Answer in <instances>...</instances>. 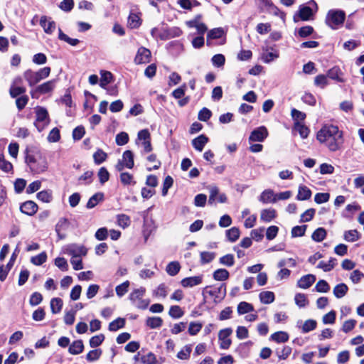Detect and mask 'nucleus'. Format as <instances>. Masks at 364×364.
<instances>
[{
	"label": "nucleus",
	"mask_w": 364,
	"mask_h": 364,
	"mask_svg": "<svg viewBox=\"0 0 364 364\" xmlns=\"http://www.w3.org/2000/svg\"><path fill=\"white\" fill-rule=\"evenodd\" d=\"M168 314L173 318H180L183 316L184 312L179 306L174 305L170 307Z\"/></svg>",
	"instance_id": "nucleus-43"
},
{
	"label": "nucleus",
	"mask_w": 364,
	"mask_h": 364,
	"mask_svg": "<svg viewBox=\"0 0 364 364\" xmlns=\"http://www.w3.org/2000/svg\"><path fill=\"white\" fill-rule=\"evenodd\" d=\"M267 136H268V131H267V128L264 126H261V127H257V129H254L251 132V134L249 136V141L250 142H255V141L262 142Z\"/></svg>",
	"instance_id": "nucleus-8"
},
{
	"label": "nucleus",
	"mask_w": 364,
	"mask_h": 364,
	"mask_svg": "<svg viewBox=\"0 0 364 364\" xmlns=\"http://www.w3.org/2000/svg\"><path fill=\"white\" fill-rule=\"evenodd\" d=\"M326 237V231L323 228H317L312 234L311 238L314 241L320 242Z\"/></svg>",
	"instance_id": "nucleus-33"
},
{
	"label": "nucleus",
	"mask_w": 364,
	"mask_h": 364,
	"mask_svg": "<svg viewBox=\"0 0 364 364\" xmlns=\"http://www.w3.org/2000/svg\"><path fill=\"white\" fill-rule=\"evenodd\" d=\"M140 18L136 14H130L128 18V26L131 28H136L140 26Z\"/></svg>",
	"instance_id": "nucleus-50"
},
{
	"label": "nucleus",
	"mask_w": 364,
	"mask_h": 364,
	"mask_svg": "<svg viewBox=\"0 0 364 364\" xmlns=\"http://www.w3.org/2000/svg\"><path fill=\"white\" fill-rule=\"evenodd\" d=\"M259 200L262 203H274L277 201L276 196L271 189L264 190L260 195Z\"/></svg>",
	"instance_id": "nucleus-17"
},
{
	"label": "nucleus",
	"mask_w": 364,
	"mask_h": 364,
	"mask_svg": "<svg viewBox=\"0 0 364 364\" xmlns=\"http://www.w3.org/2000/svg\"><path fill=\"white\" fill-rule=\"evenodd\" d=\"M104 340L105 336L103 334L94 336L90 339V346L91 348H96L99 346Z\"/></svg>",
	"instance_id": "nucleus-61"
},
{
	"label": "nucleus",
	"mask_w": 364,
	"mask_h": 364,
	"mask_svg": "<svg viewBox=\"0 0 364 364\" xmlns=\"http://www.w3.org/2000/svg\"><path fill=\"white\" fill-rule=\"evenodd\" d=\"M70 223L68 220L65 218H60L55 225V232H57L58 237L60 240H63L65 237V231L69 228Z\"/></svg>",
	"instance_id": "nucleus-13"
},
{
	"label": "nucleus",
	"mask_w": 364,
	"mask_h": 364,
	"mask_svg": "<svg viewBox=\"0 0 364 364\" xmlns=\"http://www.w3.org/2000/svg\"><path fill=\"white\" fill-rule=\"evenodd\" d=\"M115 141L118 146H123L128 143L129 136L126 132H120L117 134Z\"/></svg>",
	"instance_id": "nucleus-63"
},
{
	"label": "nucleus",
	"mask_w": 364,
	"mask_h": 364,
	"mask_svg": "<svg viewBox=\"0 0 364 364\" xmlns=\"http://www.w3.org/2000/svg\"><path fill=\"white\" fill-rule=\"evenodd\" d=\"M84 350V345L82 340H77L73 341L68 349V351L72 355H78Z\"/></svg>",
	"instance_id": "nucleus-19"
},
{
	"label": "nucleus",
	"mask_w": 364,
	"mask_h": 364,
	"mask_svg": "<svg viewBox=\"0 0 364 364\" xmlns=\"http://www.w3.org/2000/svg\"><path fill=\"white\" fill-rule=\"evenodd\" d=\"M291 114L293 119L294 120V122H301L306 118V114L304 112H302L295 108L291 109Z\"/></svg>",
	"instance_id": "nucleus-60"
},
{
	"label": "nucleus",
	"mask_w": 364,
	"mask_h": 364,
	"mask_svg": "<svg viewBox=\"0 0 364 364\" xmlns=\"http://www.w3.org/2000/svg\"><path fill=\"white\" fill-rule=\"evenodd\" d=\"M294 129L299 132L302 139L307 138L309 134V129L301 122H294Z\"/></svg>",
	"instance_id": "nucleus-26"
},
{
	"label": "nucleus",
	"mask_w": 364,
	"mask_h": 364,
	"mask_svg": "<svg viewBox=\"0 0 364 364\" xmlns=\"http://www.w3.org/2000/svg\"><path fill=\"white\" fill-rule=\"evenodd\" d=\"M47 254L46 252H42L39 255L32 257L31 259V263L35 265L39 266L46 262Z\"/></svg>",
	"instance_id": "nucleus-48"
},
{
	"label": "nucleus",
	"mask_w": 364,
	"mask_h": 364,
	"mask_svg": "<svg viewBox=\"0 0 364 364\" xmlns=\"http://www.w3.org/2000/svg\"><path fill=\"white\" fill-rule=\"evenodd\" d=\"M294 301L296 304L300 308L305 307L308 304V300L304 294H296L294 297Z\"/></svg>",
	"instance_id": "nucleus-53"
},
{
	"label": "nucleus",
	"mask_w": 364,
	"mask_h": 364,
	"mask_svg": "<svg viewBox=\"0 0 364 364\" xmlns=\"http://www.w3.org/2000/svg\"><path fill=\"white\" fill-rule=\"evenodd\" d=\"M307 4L299 7V16L302 21H309L318 10L317 4L314 0L309 1Z\"/></svg>",
	"instance_id": "nucleus-6"
},
{
	"label": "nucleus",
	"mask_w": 364,
	"mask_h": 364,
	"mask_svg": "<svg viewBox=\"0 0 364 364\" xmlns=\"http://www.w3.org/2000/svg\"><path fill=\"white\" fill-rule=\"evenodd\" d=\"M40 25L47 34H52L56 28V23L51 18L46 16H42L40 19Z\"/></svg>",
	"instance_id": "nucleus-12"
},
{
	"label": "nucleus",
	"mask_w": 364,
	"mask_h": 364,
	"mask_svg": "<svg viewBox=\"0 0 364 364\" xmlns=\"http://www.w3.org/2000/svg\"><path fill=\"white\" fill-rule=\"evenodd\" d=\"M140 360L143 364H156V358L155 355L152 353H149L148 354L141 356Z\"/></svg>",
	"instance_id": "nucleus-64"
},
{
	"label": "nucleus",
	"mask_w": 364,
	"mask_h": 364,
	"mask_svg": "<svg viewBox=\"0 0 364 364\" xmlns=\"http://www.w3.org/2000/svg\"><path fill=\"white\" fill-rule=\"evenodd\" d=\"M311 196V190L305 186H300L299 187V191L297 194V199L299 200H308Z\"/></svg>",
	"instance_id": "nucleus-25"
},
{
	"label": "nucleus",
	"mask_w": 364,
	"mask_h": 364,
	"mask_svg": "<svg viewBox=\"0 0 364 364\" xmlns=\"http://www.w3.org/2000/svg\"><path fill=\"white\" fill-rule=\"evenodd\" d=\"M151 51L149 49L144 47H140L134 58V63L138 65L148 63L151 60Z\"/></svg>",
	"instance_id": "nucleus-10"
},
{
	"label": "nucleus",
	"mask_w": 364,
	"mask_h": 364,
	"mask_svg": "<svg viewBox=\"0 0 364 364\" xmlns=\"http://www.w3.org/2000/svg\"><path fill=\"white\" fill-rule=\"evenodd\" d=\"M208 190L210 193L208 203L213 205L215 203L218 195H220L219 188L216 186H210Z\"/></svg>",
	"instance_id": "nucleus-42"
},
{
	"label": "nucleus",
	"mask_w": 364,
	"mask_h": 364,
	"mask_svg": "<svg viewBox=\"0 0 364 364\" xmlns=\"http://www.w3.org/2000/svg\"><path fill=\"white\" fill-rule=\"evenodd\" d=\"M120 181L122 183H123L125 186L134 185L136 183V182L134 181L133 176L127 172L121 173Z\"/></svg>",
	"instance_id": "nucleus-46"
},
{
	"label": "nucleus",
	"mask_w": 364,
	"mask_h": 364,
	"mask_svg": "<svg viewBox=\"0 0 364 364\" xmlns=\"http://www.w3.org/2000/svg\"><path fill=\"white\" fill-rule=\"evenodd\" d=\"M316 281V277L314 274H306L301 277L297 282V286L301 289L309 288Z\"/></svg>",
	"instance_id": "nucleus-16"
},
{
	"label": "nucleus",
	"mask_w": 364,
	"mask_h": 364,
	"mask_svg": "<svg viewBox=\"0 0 364 364\" xmlns=\"http://www.w3.org/2000/svg\"><path fill=\"white\" fill-rule=\"evenodd\" d=\"M36 121L34 125L38 130L42 132L50 123V118L47 109L43 107L38 106L35 108Z\"/></svg>",
	"instance_id": "nucleus-5"
},
{
	"label": "nucleus",
	"mask_w": 364,
	"mask_h": 364,
	"mask_svg": "<svg viewBox=\"0 0 364 364\" xmlns=\"http://www.w3.org/2000/svg\"><path fill=\"white\" fill-rule=\"evenodd\" d=\"M191 351V345H186L177 353V358L180 360H188Z\"/></svg>",
	"instance_id": "nucleus-44"
},
{
	"label": "nucleus",
	"mask_w": 364,
	"mask_h": 364,
	"mask_svg": "<svg viewBox=\"0 0 364 364\" xmlns=\"http://www.w3.org/2000/svg\"><path fill=\"white\" fill-rule=\"evenodd\" d=\"M229 272L225 269H218L213 273V278L217 281H225L229 277Z\"/></svg>",
	"instance_id": "nucleus-40"
},
{
	"label": "nucleus",
	"mask_w": 364,
	"mask_h": 364,
	"mask_svg": "<svg viewBox=\"0 0 364 364\" xmlns=\"http://www.w3.org/2000/svg\"><path fill=\"white\" fill-rule=\"evenodd\" d=\"M346 18V14L340 9H331L327 13L326 23L332 29H337L343 25Z\"/></svg>",
	"instance_id": "nucleus-4"
},
{
	"label": "nucleus",
	"mask_w": 364,
	"mask_h": 364,
	"mask_svg": "<svg viewBox=\"0 0 364 364\" xmlns=\"http://www.w3.org/2000/svg\"><path fill=\"white\" fill-rule=\"evenodd\" d=\"M65 253L71 255L74 258H78L82 256H85L87 253V250L83 245L71 244L66 247Z\"/></svg>",
	"instance_id": "nucleus-7"
},
{
	"label": "nucleus",
	"mask_w": 364,
	"mask_h": 364,
	"mask_svg": "<svg viewBox=\"0 0 364 364\" xmlns=\"http://www.w3.org/2000/svg\"><path fill=\"white\" fill-rule=\"evenodd\" d=\"M58 38L60 41H63L73 46H77L80 42V41L77 38H70L68 36L65 34L60 28H58Z\"/></svg>",
	"instance_id": "nucleus-34"
},
{
	"label": "nucleus",
	"mask_w": 364,
	"mask_h": 364,
	"mask_svg": "<svg viewBox=\"0 0 364 364\" xmlns=\"http://www.w3.org/2000/svg\"><path fill=\"white\" fill-rule=\"evenodd\" d=\"M317 323L315 320L309 319L306 320L302 326V332L308 333L314 330L316 328Z\"/></svg>",
	"instance_id": "nucleus-54"
},
{
	"label": "nucleus",
	"mask_w": 364,
	"mask_h": 364,
	"mask_svg": "<svg viewBox=\"0 0 364 364\" xmlns=\"http://www.w3.org/2000/svg\"><path fill=\"white\" fill-rule=\"evenodd\" d=\"M348 286L344 283H341L337 284L333 290V293L334 296L338 298L341 299L348 292Z\"/></svg>",
	"instance_id": "nucleus-21"
},
{
	"label": "nucleus",
	"mask_w": 364,
	"mask_h": 364,
	"mask_svg": "<svg viewBox=\"0 0 364 364\" xmlns=\"http://www.w3.org/2000/svg\"><path fill=\"white\" fill-rule=\"evenodd\" d=\"M254 310L253 306L247 302L241 301L237 305V313L240 315L251 312Z\"/></svg>",
	"instance_id": "nucleus-37"
},
{
	"label": "nucleus",
	"mask_w": 364,
	"mask_h": 364,
	"mask_svg": "<svg viewBox=\"0 0 364 364\" xmlns=\"http://www.w3.org/2000/svg\"><path fill=\"white\" fill-rule=\"evenodd\" d=\"M55 80H51L38 85L34 90L31 92L32 97H35L36 92H38L40 94H46L51 92L55 86Z\"/></svg>",
	"instance_id": "nucleus-11"
},
{
	"label": "nucleus",
	"mask_w": 364,
	"mask_h": 364,
	"mask_svg": "<svg viewBox=\"0 0 364 364\" xmlns=\"http://www.w3.org/2000/svg\"><path fill=\"white\" fill-rule=\"evenodd\" d=\"M181 267V264L178 262L173 261L167 264L166 272L168 275L173 277L179 272Z\"/></svg>",
	"instance_id": "nucleus-22"
},
{
	"label": "nucleus",
	"mask_w": 364,
	"mask_h": 364,
	"mask_svg": "<svg viewBox=\"0 0 364 364\" xmlns=\"http://www.w3.org/2000/svg\"><path fill=\"white\" fill-rule=\"evenodd\" d=\"M270 338L277 343H285L289 340V334L285 331H277L272 334Z\"/></svg>",
	"instance_id": "nucleus-29"
},
{
	"label": "nucleus",
	"mask_w": 364,
	"mask_h": 364,
	"mask_svg": "<svg viewBox=\"0 0 364 364\" xmlns=\"http://www.w3.org/2000/svg\"><path fill=\"white\" fill-rule=\"evenodd\" d=\"M104 195L102 193H97L94 194L88 200L87 203V208H92L97 205V204L103 200Z\"/></svg>",
	"instance_id": "nucleus-36"
},
{
	"label": "nucleus",
	"mask_w": 364,
	"mask_h": 364,
	"mask_svg": "<svg viewBox=\"0 0 364 364\" xmlns=\"http://www.w3.org/2000/svg\"><path fill=\"white\" fill-rule=\"evenodd\" d=\"M125 325V320L122 318H118L109 324V330L110 331H117L119 328H122Z\"/></svg>",
	"instance_id": "nucleus-41"
},
{
	"label": "nucleus",
	"mask_w": 364,
	"mask_h": 364,
	"mask_svg": "<svg viewBox=\"0 0 364 364\" xmlns=\"http://www.w3.org/2000/svg\"><path fill=\"white\" fill-rule=\"evenodd\" d=\"M342 72L338 67H333L330 69L327 73V77L335 80L338 82H343L344 80L341 77Z\"/></svg>",
	"instance_id": "nucleus-24"
},
{
	"label": "nucleus",
	"mask_w": 364,
	"mask_h": 364,
	"mask_svg": "<svg viewBox=\"0 0 364 364\" xmlns=\"http://www.w3.org/2000/svg\"><path fill=\"white\" fill-rule=\"evenodd\" d=\"M26 91L25 87L10 86L9 95L12 98H16L23 95Z\"/></svg>",
	"instance_id": "nucleus-45"
},
{
	"label": "nucleus",
	"mask_w": 364,
	"mask_h": 364,
	"mask_svg": "<svg viewBox=\"0 0 364 364\" xmlns=\"http://www.w3.org/2000/svg\"><path fill=\"white\" fill-rule=\"evenodd\" d=\"M226 236L230 242H235L240 237V230L233 227L226 231Z\"/></svg>",
	"instance_id": "nucleus-47"
},
{
	"label": "nucleus",
	"mask_w": 364,
	"mask_h": 364,
	"mask_svg": "<svg viewBox=\"0 0 364 364\" xmlns=\"http://www.w3.org/2000/svg\"><path fill=\"white\" fill-rule=\"evenodd\" d=\"M129 284V281H126L116 287V294L119 297L123 296L128 291Z\"/></svg>",
	"instance_id": "nucleus-52"
},
{
	"label": "nucleus",
	"mask_w": 364,
	"mask_h": 364,
	"mask_svg": "<svg viewBox=\"0 0 364 364\" xmlns=\"http://www.w3.org/2000/svg\"><path fill=\"white\" fill-rule=\"evenodd\" d=\"M200 263L204 264L210 262L215 257L214 252H200Z\"/></svg>",
	"instance_id": "nucleus-58"
},
{
	"label": "nucleus",
	"mask_w": 364,
	"mask_h": 364,
	"mask_svg": "<svg viewBox=\"0 0 364 364\" xmlns=\"http://www.w3.org/2000/svg\"><path fill=\"white\" fill-rule=\"evenodd\" d=\"M316 139L331 152L342 150L345 141L343 132L333 124L323 125L318 131Z\"/></svg>",
	"instance_id": "nucleus-1"
},
{
	"label": "nucleus",
	"mask_w": 364,
	"mask_h": 364,
	"mask_svg": "<svg viewBox=\"0 0 364 364\" xmlns=\"http://www.w3.org/2000/svg\"><path fill=\"white\" fill-rule=\"evenodd\" d=\"M50 70L51 69L50 67H44L39 69L38 71H33L31 69H28L24 71L23 75L28 85L30 87H33L42 80L48 77L50 75Z\"/></svg>",
	"instance_id": "nucleus-3"
},
{
	"label": "nucleus",
	"mask_w": 364,
	"mask_h": 364,
	"mask_svg": "<svg viewBox=\"0 0 364 364\" xmlns=\"http://www.w3.org/2000/svg\"><path fill=\"white\" fill-rule=\"evenodd\" d=\"M306 228H307V225H297V226L294 227L292 228L291 232V236L293 237H301V236L304 235Z\"/></svg>",
	"instance_id": "nucleus-55"
},
{
	"label": "nucleus",
	"mask_w": 364,
	"mask_h": 364,
	"mask_svg": "<svg viewBox=\"0 0 364 364\" xmlns=\"http://www.w3.org/2000/svg\"><path fill=\"white\" fill-rule=\"evenodd\" d=\"M145 289L144 287H140L139 289H134L130 294H129V299L130 301L134 304L137 301L141 300V299L143 298L144 294H145Z\"/></svg>",
	"instance_id": "nucleus-30"
},
{
	"label": "nucleus",
	"mask_w": 364,
	"mask_h": 364,
	"mask_svg": "<svg viewBox=\"0 0 364 364\" xmlns=\"http://www.w3.org/2000/svg\"><path fill=\"white\" fill-rule=\"evenodd\" d=\"M232 330L231 328H226L220 331L218 338L220 341V347L222 349H228L231 345V340L229 338L232 334Z\"/></svg>",
	"instance_id": "nucleus-9"
},
{
	"label": "nucleus",
	"mask_w": 364,
	"mask_h": 364,
	"mask_svg": "<svg viewBox=\"0 0 364 364\" xmlns=\"http://www.w3.org/2000/svg\"><path fill=\"white\" fill-rule=\"evenodd\" d=\"M113 75L109 71H102L100 85L101 87L105 89L109 83L112 80Z\"/></svg>",
	"instance_id": "nucleus-28"
},
{
	"label": "nucleus",
	"mask_w": 364,
	"mask_h": 364,
	"mask_svg": "<svg viewBox=\"0 0 364 364\" xmlns=\"http://www.w3.org/2000/svg\"><path fill=\"white\" fill-rule=\"evenodd\" d=\"M260 301L265 304H269L274 301V294L272 291H262L259 295Z\"/></svg>",
	"instance_id": "nucleus-27"
},
{
	"label": "nucleus",
	"mask_w": 364,
	"mask_h": 364,
	"mask_svg": "<svg viewBox=\"0 0 364 364\" xmlns=\"http://www.w3.org/2000/svg\"><path fill=\"white\" fill-rule=\"evenodd\" d=\"M93 158L96 164H100L106 160L107 154L102 149H98L94 153Z\"/></svg>",
	"instance_id": "nucleus-56"
},
{
	"label": "nucleus",
	"mask_w": 364,
	"mask_h": 364,
	"mask_svg": "<svg viewBox=\"0 0 364 364\" xmlns=\"http://www.w3.org/2000/svg\"><path fill=\"white\" fill-rule=\"evenodd\" d=\"M188 25L190 27L196 28L200 36H203L208 29L207 26L203 23L198 22L197 19L188 22Z\"/></svg>",
	"instance_id": "nucleus-32"
},
{
	"label": "nucleus",
	"mask_w": 364,
	"mask_h": 364,
	"mask_svg": "<svg viewBox=\"0 0 364 364\" xmlns=\"http://www.w3.org/2000/svg\"><path fill=\"white\" fill-rule=\"evenodd\" d=\"M336 311L332 310L323 316L322 321L324 324H333L336 321Z\"/></svg>",
	"instance_id": "nucleus-62"
},
{
	"label": "nucleus",
	"mask_w": 364,
	"mask_h": 364,
	"mask_svg": "<svg viewBox=\"0 0 364 364\" xmlns=\"http://www.w3.org/2000/svg\"><path fill=\"white\" fill-rule=\"evenodd\" d=\"M37 198L44 203H50L53 199L52 191L44 190L37 193Z\"/></svg>",
	"instance_id": "nucleus-39"
},
{
	"label": "nucleus",
	"mask_w": 364,
	"mask_h": 364,
	"mask_svg": "<svg viewBox=\"0 0 364 364\" xmlns=\"http://www.w3.org/2000/svg\"><path fill=\"white\" fill-rule=\"evenodd\" d=\"M146 324L151 328H157L162 326L163 320L161 317H149L146 321Z\"/></svg>",
	"instance_id": "nucleus-31"
},
{
	"label": "nucleus",
	"mask_w": 364,
	"mask_h": 364,
	"mask_svg": "<svg viewBox=\"0 0 364 364\" xmlns=\"http://www.w3.org/2000/svg\"><path fill=\"white\" fill-rule=\"evenodd\" d=\"M121 161L124 162L126 168H132L134 165L133 153L129 150L125 151L123 153L122 159Z\"/></svg>",
	"instance_id": "nucleus-23"
},
{
	"label": "nucleus",
	"mask_w": 364,
	"mask_h": 364,
	"mask_svg": "<svg viewBox=\"0 0 364 364\" xmlns=\"http://www.w3.org/2000/svg\"><path fill=\"white\" fill-rule=\"evenodd\" d=\"M63 307V301L60 298H53L50 301V309L53 314H58Z\"/></svg>",
	"instance_id": "nucleus-38"
},
{
	"label": "nucleus",
	"mask_w": 364,
	"mask_h": 364,
	"mask_svg": "<svg viewBox=\"0 0 364 364\" xmlns=\"http://www.w3.org/2000/svg\"><path fill=\"white\" fill-rule=\"evenodd\" d=\"M203 282V276L198 275L194 277H186L181 281V284L184 288L193 287L199 285Z\"/></svg>",
	"instance_id": "nucleus-14"
},
{
	"label": "nucleus",
	"mask_w": 364,
	"mask_h": 364,
	"mask_svg": "<svg viewBox=\"0 0 364 364\" xmlns=\"http://www.w3.org/2000/svg\"><path fill=\"white\" fill-rule=\"evenodd\" d=\"M344 239L348 242H355L359 239V232L356 230H351L344 232Z\"/></svg>",
	"instance_id": "nucleus-51"
},
{
	"label": "nucleus",
	"mask_w": 364,
	"mask_h": 364,
	"mask_svg": "<svg viewBox=\"0 0 364 364\" xmlns=\"http://www.w3.org/2000/svg\"><path fill=\"white\" fill-rule=\"evenodd\" d=\"M315 290L320 293H326L330 290V286L326 280H319L316 286Z\"/></svg>",
	"instance_id": "nucleus-49"
},
{
	"label": "nucleus",
	"mask_w": 364,
	"mask_h": 364,
	"mask_svg": "<svg viewBox=\"0 0 364 364\" xmlns=\"http://www.w3.org/2000/svg\"><path fill=\"white\" fill-rule=\"evenodd\" d=\"M168 294V287L165 284H159L153 291V295L156 297L166 298Z\"/></svg>",
	"instance_id": "nucleus-35"
},
{
	"label": "nucleus",
	"mask_w": 364,
	"mask_h": 364,
	"mask_svg": "<svg viewBox=\"0 0 364 364\" xmlns=\"http://www.w3.org/2000/svg\"><path fill=\"white\" fill-rule=\"evenodd\" d=\"M25 160L31 172L33 173H42L48 169L47 160L40 153H27Z\"/></svg>",
	"instance_id": "nucleus-2"
},
{
	"label": "nucleus",
	"mask_w": 364,
	"mask_h": 364,
	"mask_svg": "<svg viewBox=\"0 0 364 364\" xmlns=\"http://www.w3.org/2000/svg\"><path fill=\"white\" fill-rule=\"evenodd\" d=\"M208 142V138L204 134H200L192 140V145L197 151H202Z\"/></svg>",
	"instance_id": "nucleus-18"
},
{
	"label": "nucleus",
	"mask_w": 364,
	"mask_h": 364,
	"mask_svg": "<svg viewBox=\"0 0 364 364\" xmlns=\"http://www.w3.org/2000/svg\"><path fill=\"white\" fill-rule=\"evenodd\" d=\"M21 211L28 215H33L38 210V205L31 200H28L21 204Z\"/></svg>",
	"instance_id": "nucleus-15"
},
{
	"label": "nucleus",
	"mask_w": 364,
	"mask_h": 364,
	"mask_svg": "<svg viewBox=\"0 0 364 364\" xmlns=\"http://www.w3.org/2000/svg\"><path fill=\"white\" fill-rule=\"evenodd\" d=\"M220 263L227 267H232L235 263L233 255L228 254L221 257L220 258Z\"/></svg>",
	"instance_id": "nucleus-57"
},
{
	"label": "nucleus",
	"mask_w": 364,
	"mask_h": 364,
	"mask_svg": "<svg viewBox=\"0 0 364 364\" xmlns=\"http://www.w3.org/2000/svg\"><path fill=\"white\" fill-rule=\"evenodd\" d=\"M224 35V31L222 28H216L210 30L208 33V38L218 39Z\"/></svg>",
	"instance_id": "nucleus-59"
},
{
	"label": "nucleus",
	"mask_w": 364,
	"mask_h": 364,
	"mask_svg": "<svg viewBox=\"0 0 364 364\" xmlns=\"http://www.w3.org/2000/svg\"><path fill=\"white\" fill-rule=\"evenodd\" d=\"M276 218V210L273 208L264 209L261 211V220L269 223Z\"/></svg>",
	"instance_id": "nucleus-20"
}]
</instances>
